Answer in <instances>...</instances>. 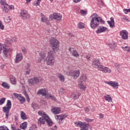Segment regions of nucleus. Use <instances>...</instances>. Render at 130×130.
<instances>
[{
  "label": "nucleus",
  "mask_w": 130,
  "mask_h": 130,
  "mask_svg": "<svg viewBox=\"0 0 130 130\" xmlns=\"http://www.w3.org/2000/svg\"><path fill=\"white\" fill-rule=\"evenodd\" d=\"M90 18H92L90 22V26L91 29H96L98 27H99L100 23L101 24H104L105 21L101 18V17L98 16V14H93L91 16Z\"/></svg>",
  "instance_id": "nucleus-1"
},
{
  "label": "nucleus",
  "mask_w": 130,
  "mask_h": 130,
  "mask_svg": "<svg viewBox=\"0 0 130 130\" xmlns=\"http://www.w3.org/2000/svg\"><path fill=\"white\" fill-rule=\"evenodd\" d=\"M50 46L55 53L57 52L59 50V41L54 38H51L50 40Z\"/></svg>",
  "instance_id": "nucleus-2"
},
{
  "label": "nucleus",
  "mask_w": 130,
  "mask_h": 130,
  "mask_svg": "<svg viewBox=\"0 0 130 130\" xmlns=\"http://www.w3.org/2000/svg\"><path fill=\"white\" fill-rule=\"evenodd\" d=\"M45 61H46L47 66H49L50 67L54 66L55 59H54V55L52 51H50L48 53V55L46 57Z\"/></svg>",
  "instance_id": "nucleus-3"
},
{
  "label": "nucleus",
  "mask_w": 130,
  "mask_h": 130,
  "mask_svg": "<svg viewBox=\"0 0 130 130\" xmlns=\"http://www.w3.org/2000/svg\"><path fill=\"white\" fill-rule=\"evenodd\" d=\"M48 91L45 88H42L41 89H39L37 92V95H42V96H44L46 98H51L52 100L54 101H56V99H55V97L54 95H52V94H48Z\"/></svg>",
  "instance_id": "nucleus-4"
},
{
  "label": "nucleus",
  "mask_w": 130,
  "mask_h": 130,
  "mask_svg": "<svg viewBox=\"0 0 130 130\" xmlns=\"http://www.w3.org/2000/svg\"><path fill=\"white\" fill-rule=\"evenodd\" d=\"M45 122H47L48 125H51L52 124V121L48 116H44L40 117L38 120V124H40V125H41V124H44Z\"/></svg>",
  "instance_id": "nucleus-5"
},
{
  "label": "nucleus",
  "mask_w": 130,
  "mask_h": 130,
  "mask_svg": "<svg viewBox=\"0 0 130 130\" xmlns=\"http://www.w3.org/2000/svg\"><path fill=\"white\" fill-rule=\"evenodd\" d=\"M42 79L40 77H34L28 80V85L29 86H35L36 84L40 83Z\"/></svg>",
  "instance_id": "nucleus-6"
},
{
  "label": "nucleus",
  "mask_w": 130,
  "mask_h": 130,
  "mask_svg": "<svg viewBox=\"0 0 130 130\" xmlns=\"http://www.w3.org/2000/svg\"><path fill=\"white\" fill-rule=\"evenodd\" d=\"M67 74L68 76H71L72 78H73L74 80H76V79H78L80 76V70H71L67 72Z\"/></svg>",
  "instance_id": "nucleus-7"
},
{
  "label": "nucleus",
  "mask_w": 130,
  "mask_h": 130,
  "mask_svg": "<svg viewBox=\"0 0 130 130\" xmlns=\"http://www.w3.org/2000/svg\"><path fill=\"white\" fill-rule=\"evenodd\" d=\"M61 18H62L61 14L58 13H53V15H51L49 16V19L51 21L56 20V21H58V22H60L61 21Z\"/></svg>",
  "instance_id": "nucleus-8"
},
{
  "label": "nucleus",
  "mask_w": 130,
  "mask_h": 130,
  "mask_svg": "<svg viewBox=\"0 0 130 130\" xmlns=\"http://www.w3.org/2000/svg\"><path fill=\"white\" fill-rule=\"evenodd\" d=\"M100 63V60L99 58L94 59L92 62V64L93 68L97 69L98 71H100L102 67L103 66Z\"/></svg>",
  "instance_id": "nucleus-9"
},
{
  "label": "nucleus",
  "mask_w": 130,
  "mask_h": 130,
  "mask_svg": "<svg viewBox=\"0 0 130 130\" xmlns=\"http://www.w3.org/2000/svg\"><path fill=\"white\" fill-rule=\"evenodd\" d=\"M76 126H80L81 127V130H89L88 129V126H89L88 124L86 123H83L82 122H77L75 123Z\"/></svg>",
  "instance_id": "nucleus-10"
},
{
  "label": "nucleus",
  "mask_w": 130,
  "mask_h": 130,
  "mask_svg": "<svg viewBox=\"0 0 130 130\" xmlns=\"http://www.w3.org/2000/svg\"><path fill=\"white\" fill-rule=\"evenodd\" d=\"M12 108V102L10 100L7 101L6 106L3 108V111L4 113H10V110Z\"/></svg>",
  "instance_id": "nucleus-11"
},
{
  "label": "nucleus",
  "mask_w": 130,
  "mask_h": 130,
  "mask_svg": "<svg viewBox=\"0 0 130 130\" xmlns=\"http://www.w3.org/2000/svg\"><path fill=\"white\" fill-rule=\"evenodd\" d=\"M69 51H70V53L72 54V56L74 57H79L80 56V54L78 53V51L76 50V49L73 47H71L69 49Z\"/></svg>",
  "instance_id": "nucleus-12"
},
{
  "label": "nucleus",
  "mask_w": 130,
  "mask_h": 130,
  "mask_svg": "<svg viewBox=\"0 0 130 130\" xmlns=\"http://www.w3.org/2000/svg\"><path fill=\"white\" fill-rule=\"evenodd\" d=\"M100 72H102V73H105V74H111V73H112V71L110 68L106 67L103 65L100 69Z\"/></svg>",
  "instance_id": "nucleus-13"
},
{
  "label": "nucleus",
  "mask_w": 130,
  "mask_h": 130,
  "mask_svg": "<svg viewBox=\"0 0 130 130\" xmlns=\"http://www.w3.org/2000/svg\"><path fill=\"white\" fill-rule=\"evenodd\" d=\"M106 84L111 86L114 89H118V83L115 81H106L105 82Z\"/></svg>",
  "instance_id": "nucleus-14"
},
{
  "label": "nucleus",
  "mask_w": 130,
  "mask_h": 130,
  "mask_svg": "<svg viewBox=\"0 0 130 130\" xmlns=\"http://www.w3.org/2000/svg\"><path fill=\"white\" fill-rule=\"evenodd\" d=\"M68 116L67 115L62 114L60 115H56L55 116V119L57 120V121L58 122H59V123H62V120L64 119L65 118H67Z\"/></svg>",
  "instance_id": "nucleus-15"
},
{
  "label": "nucleus",
  "mask_w": 130,
  "mask_h": 130,
  "mask_svg": "<svg viewBox=\"0 0 130 130\" xmlns=\"http://www.w3.org/2000/svg\"><path fill=\"white\" fill-rule=\"evenodd\" d=\"M2 50H3L5 56L8 57V56H9V51H10V49L5 48L4 46L0 45V51H2Z\"/></svg>",
  "instance_id": "nucleus-16"
},
{
  "label": "nucleus",
  "mask_w": 130,
  "mask_h": 130,
  "mask_svg": "<svg viewBox=\"0 0 130 130\" xmlns=\"http://www.w3.org/2000/svg\"><path fill=\"white\" fill-rule=\"evenodd\" d=\"M13 95H14V96H15V97H16V98H17V99L19 100V101H20V102L22 104H23V103H24L25 102V101H26V100H25V98L22 96V95H21V94L14 93Z\"/></svg>",
  "instance_id": "nucleus-17"
},
{
  "label": "nucleus",
  "mask_w": 130,
  "mask_h": 130,
  "mask_svg": "<svg viewBox=\"0 0 130 130\" xmlns=\"http://www.w3.org/2000/svg\"><path fill=\"white\" fill-rule=\"evenodd\" d=\"M60 108L58 107H52L51 111L53 114H59L61 111Z\"/></svg>",
  "instance_id": "nucleus-18"
},
{
  "label": "nucleus",
  "mask_w": 130,
  "mask_h": 130,
  "mask_svg": "<svg viewBox=\"0 0 130 130\" xmlns=\"http://www.w3.org/2000/svg\"><path fill=\"white\" fill-rule=\"evenodd\" d=\"M22 59H23V54L22 53H18L16 54L15 63H18Z\"/></svg>",
  "instance_id": "nucleus-19"
},
{
  "label": "nucleus",
  "mask_w": 130,
  "mask_h": 130,
  "mask_svg": "<svg viewBox=\"0 0 130 130\" xmlns=\"http://www.w3.org/2000/svg\"><path fill=\"white\" fill-rule=\"evenodd\" d=\"M108 30V28H107V27L103 26H100L98 28V30H96V33L98 34L103 33L104 32H106V31Z\"/></svg>",
  "instance_id": "nucleus-20"
},
{
  "label": "nucleus",
  "mask_w": 130,
  "mask_h": 130,
  "mask_svg": "<svg viewBox=\"0 0 130 130\" xmlns=\"http://www.w3.org/2000/svg\"><path fill=\"white\" fill-rule=\"evenodd\" d=\"M121 38L124 40H126L128 38V32L126 30H122L120 32Z\"/></svg>",
  "instance_id": "nucleus-21"
},
{
  "label": "nucleus",
  "mask_w": 130,
  "mask_h": 130,
  "mask_svg": "<svg viewBox=\"0 0 130 130\" xmlns=\"http://www.w3.org/2000/svg\"><path fill=\"white\" fill-rule=\"evenodd\" d=\"M39 55H40V58L38 59V62H40L41 61H42L43 59H45V58L46 57V53L43 51L40 52Z\"/></svg>",
  "instance_id": "nucleus-22"
},
{
  "label": "nucleus",
  "mask_w": 130,
  "mask_h": 130,
  "mask_svg": "<svg viewBox=\"0 0 130 130\" xmlns=\"http://www.w3.org/2000/svg\"><path fill=\"white\" fill-rule=\"evenodd\" d=\"M78 83H81L82 84H85L87 81V76L85 75H83L78 80Z\"/></svg>",
  "instance_id": "nucleus-23"
},
{
  "label": "nucleus",
  "mask_w": 130,
  "mask_h": 130,
  "mask_svg": "<svg viewBox=\"0 0 130 130\" xmlns=\"http://www.w3.org/2000/svg\"><path fill=\"white\" fill-rule=\"evenodd\" d=\"M80 96H81V93H80V92H74L72 93L71 95V98H72V99H78V98H79Z\"/></svg>",
  "instance_id": "nucleus-24"
},
{
  "label": "nucleus",
  "mask_w": 130,
  "mask_h": 130,
  "mask_svg": "<svg viewBox=\"0 0 130 130\" xmlns=\"http://www.w3.org/2000/svg\"><path fill=\"white\" fill-rule=\"evenodd\" d=\"M110 21H108L107 23L109 24L110 28H113L114 27V19L113 17H111L110 18Z\"/></svg>",
  "instance_id": "nucleus-25"
},
{
  "label": "nucleus",
  "mask_w": 130,
  "mask_h": 130,
  "mask_svg": "<svg viewBox=\"0 0 130 130\" xmlns=\"http://www.w3.org/2000/svg\"><path fill=\"white\" fill-rule=\"evenodd\" d=\"M41 22H43V23L47 22L48 23V19H47V17L46 16H45L43 14H41Z\"/></svg>",
  "instance_id": "nucleus-26"
},
{
  "label": "nucleus",
  "mask_w": 130,
  "mask_h": 130,
  "mask_svg": "<svg viewBox=\"0 0 130 130\" xmlns=\"http://www.w3.org/2000/svg\"><path fill=\"white\" fill-rule=\"evenodd\" d=\"M78 87L79 88V89L82 90L83 91H85L86 90V88H87L86 85H84V83H79Z\"/></svg>",
  "instance_id": "nucleus-27"
},
{
  "label": "nucleus",
  "mask_w": 130,
  "mask_h": 130,
  "mask_svg": "<svg viewBox=\"0 0 130 130\" xmlns=\"http://www.w3.org/2000/svg\"><path fill=\"white\" fill-rule=\"evenodd\" d=\"M20 116L21 119H23V120H26V119L28 118V117H27V115H26V113H25V112L23 111L20 112Z\"/></svg>",
  "instance_id": "nucleus-28"
},
{
  "label": "nucleus",
  "mask_w": 130,
  "mask_h": 130,
  "mask_svg": "<svg viewBox=\"0 0 130 130\" xmlns=\"http://www.w3.org/2000/svg\"><path fill=\"white\" fill-rule=\"evenodd\" d=\"M104 99H105L106 101H108V102H112V98L110 96V95H104Z\"/></svg>",
  "instance_id": "nucleus-29"
},
{
  "label": "nucleus",
  "mask_w": 130,
  "mask_h": 130,
  "mask_svg": "<svg viewBox=\"0 0 130 130\" xmlns=\"http://www.w3.org/2000/svg\"><path fill=\"white\" fill-rule=\"evenodd\" d=\"M27 13L28 12H27V11H26L25 10H21L20 13V17H21V19H22L24 16H25V14Z\"/></svg>",
  "instance_id": "nucleus-30"
},
{
  "label": "nucleus",
  "mask_w": 130,
  "mask_h": 130,
  "mask_svg": "<svg viewBox=\"0 0 130 130\" xmlns=\"http://www.w3.org/2000/svg\"><path fill=\"white\" fill-rule=\"evenodd\" d=\"M9 5H5V6H2L3 12L4 13H8L9 12Z\"/></svg>",
  "instance_id": "nucleus-31"
},
{
  "label": "nucleus",
  "mask_w": 130,
  "mask_h": 130,
  "mask_svg": "<svg viewBox=\"0 0 130 130\" xmlns=\"http://www.w3.org/2000/svg\"><path fill=\"white\" fill-rule=\"evenodd\" d=\"M27 122H24L20 124V127L21 129L25 130L27 128Z\"/></svg>",
  "instance_id": "nucleus-32"
},
{
  "label": "nucleus",
  "mask_w": 130,
  "mask_h": 130,
  "mask_svg": "<svg viewBox=\"0 0 130 130\" xmlns=\"http://www.w3.org/2000/svg\"><path fill=\"white\" fill-rule=\"evenodd\" d=\"M58 92L59 94V95H63V94H64V93H66V89H64V88H63L62 87L58 89Z\"/></svg>",
  "instance_id": "nucleus-33"
},
{
  "label": "nucleus",
  "mask_w": 130,
  "mask_h": 130,
  "mask_svg": "<svg viewBox=\"0 0 130 130\" xmlns=\"http://www.w3.org/2000/svg\"><path fill=\"white\" fill-rule=\"evenodd\" d=\"M30 18H31V15H30V14H29L28 12L26 13L25 15H24L23 17H22V19L23 20H29V19H30Z\"/></svg>",
  "instance_id": "nucleus-34"
},
{
  "label": "nucleus",
  "mask_w": 130,
  "mask_h": 130,
  "mask_svg": "<svg viewBox=\"0 0 130 130\" xmlns=\"http://www.w3.org/2000/svg\"><path fill=\"white\" fill-rule=\"evenodd\" d=\"M10 82L11 84H16V78H15V77L13 76H10Z\"/></svg>",
  "instance_id": "nucleus-35"
},
{
  "label": "nucleus",
  "mask_w": 130,
  "mask_h": 130,
  "mask_svg": "<svg viewBox=\"0 0 130 130\" xmlns=\"http://www.w3.org/2000/svg\"><path fill=\"white\" fill-rule=\"evenodd\" d=\"M77 26L79 29H84V28H85V25L82 22L78 23Z\"/></svg>",
  "instance_id": "nucleus-36"
},
{
  "label": "nucleus",
  "mask_w": 130,
  "mask_h": 130,
  "mask_svg": "<svg viewBox=\"0 0 130 130\" xmlns=\"http://www.w3.org/2000/svg\"><path fill=\"white\" fill-rule=\"evenodd\" d=\"M58 77L60 82H63L64 81V76L62 74H58Z\"/></svg>",
  "instance_id": "nucleus-37"
},
{
  "label": "nucleus",
  "mask_w": 130,
  "mask_h": 130,
  "mask_svg": "<svg viewBox=\"0 0 130 130\" xmlns=\"http://www.w3.org/2000/svg\"><path fill=\"white\" fill-rule=\"evenodd\" d=\"M2 86L5 89H10V85L6 82H2Z\"/></svg>",
  "instance_id": "nucleus-38"
},
{
  "label": "nucleus",
  "mask_w": 130,
  "mask_h": 130,
  "mask_svg": "<svg viewBox=\"0 0 130 130\" xmlns=\"http://www.w3.org/2000/svg\"><path fill=\"white\" fill-rule=\"evenodd\" d=\"M122 48L123 49V50L124 51H126V52H130V47L129 46L122 47Z\"/></svg>",
  "instance_id": "nucleus-39"
},
{
  "label": "nucleus",
  "mask_w": 130,
  "mask_h": 130,
  "mask_svg": "<svg viewBox=\"0 0 130 130\" xmlns=\"http://www.w3.org/2000/svg\"><path fill=\"white\" fill-rule=\"evenodd\" d=\"M31 106L34 109H38L39 108L38 105L35 103H32Z\"/></svg>",
  "instance_id": "nucleus-40"
},
{
  "label": "nucleus",
  "mask_w": 130,
  "mask_h": 130,
  "mask_svg": "<svg viewBox=\"0 0 130 130\" xmlns=\"http://www.w3.org/2000/svg\"><path fill=\"white\" fill-rule=\"evenodd\" d=\"M4 22L5 23H10L11 22V16H9L8 17H4Z\"/></svg>",
  "instance_id": "nucleus-41"
},
{
  "label": "nucleus",
  "mask_w": 130,
  "mask_h": 130,
  "mask_svg": "<svg viewBox=\"0 0 130 130\" xmlns=\"http://www.w3.org/2000/svg\"><path fill=\"white\" fill-rule=\"evenodd\" d=\"M38 114L39 115H41V116H42V117H43V116H47V115H46V114H45V113H44V112H43L42 111H39L38 112Z\"/></svg>",
  "instance_id": "nucleus-42"
},
{
  "label": "nucleus",
  "mask_w": 130,
  "mask_h": 130,
  "mask_svg": "<svg viewBox=\"0 0 130 130\" xmlns=\"http://www.w3.org/2000/svg\"><path fill=\"white\" fill-rule=\"evenodd\" d=\"M21 51H22V53H23V54H27V52H28L27 49H26L25 47L22 48Z\"/></svg>",
  "instance_id": "nucleus-43"
},
{
  "label": "nucleus",
  "mask_w": 130,
  "mask_h": 130,
  "mask_svg": "<svg viewBox=\"0 0 130 130\" xmlns=\"http://www.w3.org/2000/svg\"><path fill=\"white\" fill-rule=\"evenodd\" d=\"M0 4L2 7L5 6V5H8V4H7V2H6V0H1Z\"/></svg>",
  "instance_id": "nucleus-44"
},
{
  "label": "nucleus",
  "mask_w": 130,
  "mask_h": 130,
  "mask_svg": "<svg viewBox=\"0 0 130 130\" xmlns=\"http://www.w3.org/2000/svg\"><path fill=\"white\" fill-rule=\"evenodd\" d=\"M37 125L36 124H32V126L29 128V130H36Z\"/></svg>",
  "instance_id": "nucleus-45"
},
{
  "label": "nucleus",
  "mask_w": 130,
  "mask_h": 130,
  "mask_svg": "<svg viewBox=\"0 0 130 130\" xmlns=\"http://www.w3.org/2000/svg\"><path fill=\"white\" fill-rule=\"evenodd\" d=\"M80 14L81 16H85L86 14H87V11L84 10H81L80 11Z\"/></svg>",
  "instance_id": "nucleus-46"
},
{
  "label": "nucleus",
  "mask_w": 130,
  "mask_h": 130,
  "mask_svg": "<svg viewBox=\"0 0 130 130\" xmlns=\"http://www.w3.org/2000/svg\"><path fill=\"white\" fill-rule=\"evenodd\" d=\"M5 101H6V98H5L0 99V105H3L5 103Z\"/></svg>",
  "instance_id": "nucleus-47"
},
{
  "label": "nucleus",
  "mask_w": 130,
  "mask_h": 130,
  "mask_svg": "<svg viewBox=\"0 0 130 130\" xmlns=\"http://www.w3.org/2000/svg\"><path fill=\"white\" fill-rule=\"evenodd\" d=\"M122 21H125L126 22H130L129 20L127 18H126V16H123L121 18Z\"/></svg>",
  "instance_id": "nucleus-48"
},
{
  "label": "nucleus",
  "mask_w": 130,
  "mask_h": 130,
  "mask_svg": "<svg viewBox=\"0 0 130 130\" xmlns=\"http://www.w3.org/2000/svg\"><path fill=\"white\" fill-rule=\"evenodd\" d=\"M85 120L87 122H92V121H94V119L88 118H85Z\"/></svg>",
  "instance_id": "nucleus-49"
},
{
  "label": "nucleus",
  "mask_w": 130,
  "mask_h": 130,
  "mask_svg": "<svg viewBox=\"0 0 130 130\" xmlns=\"http://www.w3.org/2000/svg\"><path fill=\"white\" fill-rule=\"evenodd\" d=\"M114 66H115V68L117 69V70H119V69L120 68V66L119 64H118V63H115Z\"/></svg>",
  "instance_id": "nucleus-50"
},
{
  "label": "nucleus",
  "mask_w": 130,
  "mask_h": 130,
  "mask_svg": "<svg viewBox=\"0 0 130 130\" xmlns=\"http://www.w3.org/2000/svg\"><path fill=\"white\" fill-rule=\"evenodd\" d=\"M110 47L111 48H114V47H116V46L115 45V43H112L110 45Z\"/></svg>",
  "instance_id": "nucleus-51"
},
{
  "label": "nucleus",
  "mask_w": 130,
  "mask_h": 130,
  "mask_svg": "<svg viewBox=\"0 0 130 130\" xmlns=\"http://www.w3.org/2000/svg\"><path fill=\"white\" fill-rule=\"evenodd\" d=\"M84 110L86 113H88V112H90V108L89 107H87L84 108Z\"/></svg>",
  "instance_id": "nucleus-52"
},
{
  "label": "nucleus",
  "mask_w": 130,
  "mask_h": 130,
  "mask_svg": "<svg viewBox=\"0 0 130 130\" xmlns=\"http://www.w3.org/2000/svg\"><path fill=\"white\" fill-rule=\"evenodd\" d=\"M11 41H11V40L6 41V43H7V46H10V45H11V44H12Z\"/></svg>",
  "instance_id": "nucleus-53"
},
{
  "label": "nucleus",
  "mask_w": 130,
  "mask_h": 130,
  "mask_svg": "<svg viewBox=\"0 0 130 130\" xmlns=\"http://www.w3.org/2000/svg\"><path fill=\"white\" fill-rule=\"evenodd\" d=\"M123 12L125 14H127V13L130 12V8L128 9H123Z\"/></svg>",
  "instance_id": "nucleus-54"
},
{
  "label": "nucleus",
  "mask_w": 130,
  "mask_h": 130,
  "mask_svg": "<svg viewBox=\"0 0 130 130\" xmlns=\"http://www.w3.org/2000/svg\"><path fill=\"white\" fill-rule=\"evenodd\" d=\"M28 70H31V69H30V64H26V67H25V71H28Z\"/></svg>",
  "instance_id": "nucleus-55"
},
{
  "label": "nucleus",
  "mask_w": 130,
  "mask_h": 130,
  "mask_svg": "<svg viewBox=\"0 0 130 130\" xmlns=\"http://www.w3.org/2000/svg\"><path fill=\"white\" fill-rule=\"evenodd\" d=\"M41 0H37V1L36 2V3H34V6H39V4H40V1Z\"/></svg>",
  "instance_id": "nucleus-56"
},
{
  "label": "nucleus",
  "mask_w": 130,
  "mask_h": 130,
  "mask_svg": "<svg viewBox=\"0 0 130 130\" xmlns=\"http://www.w3.org/2000/svg\"><path fill=\"white\" fill-rule=\"evenodd\" d=\"M4 28H5V26H4L3 25V23H2V22H0V29H1V30H4Z\"/></svg>",
  "instance_id": "nucleus-57"
},
{
  "label": "nucleus",
  "mask_w": 130,
  "mask_h": 130,
  "mask_svg": "<svg viewBox=\"0 0 130 130\" xmlns=\"http://www.w3.org/2000/svg\"><path fill=\"white\" fill-rule=\"evenodd\" d=\"M9 113H5V118L7 119H9V116L10 115Z\"/></svg>",
  "instance_id": "nucleus-58"
},
{
  "label": "nucleus",
  "mask_w": 130,
  "mask_h": 130,
  "mask_svg": "<svg viewBox=\"0 0 130 130\" xmlns=\"http://www.w3.org/2000/svg\"><path fill=\"white\" fill-rule=\"evenodd\" d=\"M0 130H10V129H9V128L7 127L5 128V127L2 126V127H0Z\"/></svg>",
  "instance_id": "nucleus-59"
},
{
  "label": "nucleus",
  "mask_w": 130,
  "mask_h": 130,
  "mask_svg": "<svg viewBox=\"0 0 130 130\" xmlns=\"http://www.w3.org/2000/svg\"><path fill=\"white\" fill-rule=\"evenodd\" d=\"M30 72H31V70H25V74H26V75H29Z\"/></svg>",
  "instance_id": "nucleus-60"
},
{
  "label": "nucleus",
  "mask_w": 130,
  "mask_h": 130,
  "mask_svg": "<svg viewBox=\"0 0 130 130\" xmlns=\"http://www.w3.org/2000/svg\"><path fill=\"white\" fill-rule=\"evenodd\" d=\"M25 97L27 102H30V99L29 98V96L27 94H25Z\"/></svg>",
  "instance_id": "nucleus-61"
},
{
  "label": "nucleus",
  "mask_w": 130,
  "mask_h": 130,
  "mask_svg": "<svg viewBox=\"0 0 130 130\" xmlns=\"http://www.w3.org/2000/svg\"><path fill=\"white\" fill-rule=\"evenodd\" d=\"M99 115L100 118H103V117H104V115L102 113L99 114Z\"/></svg>",
  "instance_id": "nucleus-62"
},
{
  "label": "nucleus",
  "mask_w": 130,
  "mask_h": 130,
  "mask_svg": "<svg viewBox=\"0 0 130 130\" xmlns=\"http://www.w3.org/2000/svg\"><path fill=\"white\" fill-rule=\"evenodd\" d=\"M8 9H10V10H14V6L8 5Z\"/></svg>",
  "instance_id": "nucleus-63"
},
{
  "label": "nucleus",
  "mask_w": 130,
  "mask_h": 130,
  "mask_svg": "<svg viewBox=\"0 0 130 130\" xmlns=\"http://www.w3.org/2000/svg\"><path fill=\"white\" fill-rule=\"evenodd\" d=\"M81 0H73L74 3L75 4H78V3H80Z\"/></svg>",
  "instance_id": "nucleus-64"
}]
</instances>
